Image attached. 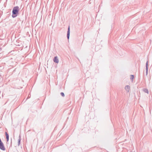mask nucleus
Returning a JSON list of instances; mask_svg holds the SVG:
<instances>
[{
    "instance_id": "7ed1b4c3",
    "label": "nucleus",
    "mask_w": 152,
    "mask_h": 152,
    "mask_svg": "<svg viewBox=\"0 0 152 152\" xmlns=\"http://www.w3.org/2000/svg\"><path fill=\"white\" fill-rule=\"evenodd\" d=\"M70 27L69 26L68 28V31L67 32V37L68 39H69V35H70Z\"/></svg>"
},
{
    "instance_id": "f8f14e48",
    "label": "nucleus",
    "mask_w": 152,
    "mask_h": 152,
    "mask_svg": "<svg viewBox=\"0 0 152 152\" xmlns=\"http://www.w3.org/2000/svg\"><path fill=\"white\" fill-rule=\"evenodd\" d=\"M7 140V141L8 142L9 140V137L7 138H6Z\"/></svg>"
},
{
    "instance_id": "423d86ee",
    "label": "nucleus",
    "mask_w": 152,
    "mask_h": 152,
    "mask_svg": "<svg viewBox=\"0 0 152 152\" xmlns=\"http://www.w3.org/2000/svg\"><path fill=\"white\" fill-rule=\"evenodd\" d=\"M130 88V87L129 86L127 85L125 87V89L128 92L129 91Z\"/></svg>"
},
{
    "instance_id": "9b49d317",
    "label": "nucleus",
    "mask_w": 152,
    "mask_h": 152,
    "mask_svg": "<svg viewBox=\"0 0 152 152\" xmlns=\"http://www.w3.org/2000/svg\"><path fill=\"white\" fill-rule=\"evenodd\" d=\"M61 95L62 96L64 97V93L63 92H61Z\"/></svg>"
},
{
    "instance_id": "9d476101",
    "label": "nucleus",
    "mask_w": 152,
    "mask_h": 152,
    "mask_svg": "<svg viewBox=\"0 0 152 152\" xmlns=\"http://www.w3.org/2000/svg\"><path fill=\"white\" fill-rule=\"evenodd\" d=\"M5 135L6 136V138H7L8 137H9V136L8 134L7 133V132H5Z\"/></svg>"
},
{
    "instance_id": "39448f33",
    "label": "nucleus",
    "mask_w": 152,
    "mask_h": 152,
    "mask_svg": "<svg viewBox=\"0 0 152 152\" xmlns=\"http://www.w3.org/2000/svg\"><path fill=\"white\" fill-rule=\"evenodd\" d=\"M148 61H147L146 64V74L147 75L148 74Z\"/></svg>"
},
{
    "instance_id": "f03ea898",
    "label": "nucleus",
    "mask_w": 152,
    "mask_h": 152,
    "mask_svg": "<svg viewBox=\"0 0 152 152\" xmlns=\"http://www.w3.org/2000/svg\"><path fill=\"white\" fill-rule=\"evenodd\" d=\"M0 149L2 151H4L6 150L5 148L3 142L1 141L0 138Z\"/></svg>"
},
{
    "instance_id": "f257e3e1",
    "label": "nucleus",
    "mask_w": 152,
    "mask_h": 152,
    "mask_svg": "<svg viewBox=\"0 0 152 152\" xmlns=\"http://www.w3.org/2000/svg\"><path fill=\"white\" fill-rule=\"evenodd\" d=\"M19 10V7L18 6L15 7L13 8L12 16L13 18H15L18 15Z\"/></svg>"
},
{
    "instance_id": "0eeeda50",
    "label": "nucleus",
    "mask_w": 152,
    "mask_h": 152,
    "mask_svg": "<svg viewBox=\"0 0 152 152\" xmlns=\"http://www.w3.org/2000/svg\"><path fill=\"white\" fill-rule=\"evenodd\" d=\"M20 140H21V137H20V136H19V138L18 140V146H19L20 145Z\"/></svg>"
},
{
    "instance_id": "1a4fd4ad",
    "label": "nucleus",
    "mask_w": 152,
    "mask_h": 152,
    "mask_svg": "<svg viewBox=\"0 0 152 152\" xmlns=\"http://www.w3.org/2000/svg\"><path fill=\"white\" fill-rule=\"evenodd\" d=\"M144 91L145 93H147L148 94V90L147 88H144Z\"/></svg>"
},
{
    "instance_id": "20e7f679",
    "label": "nucleus",
    "mask_w": 152,
    "mask_h": 152,
    "mask_svg": "<svg viewBox=\"0 0 152 152\" xmlns=\"http://www.w3.org/2000/svg\"><path fill=\"white\" fill-rule=\"evenodd\" d=\"M53 61L54 62L57 63H58V62H59L58 58L57 56H55L54 57V58L53 59Z\"/></svg>"
},
{
    "instance_id": "6e6552de",
    "label": "nucleus",
    "mask_w": 152,
    "mask_h": 152,
    "mask_svg": "<svg viewBox=\"0 0 152 152\" xmlns=\"http://www.w3.org/2000/svg\"><path fill=\"white\" fill-rule=\"evenodd\" d=\"M134 78V75H130V79L132 81H133Z\"/></svg>"
}]
</instances>
